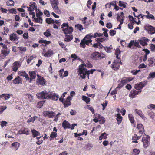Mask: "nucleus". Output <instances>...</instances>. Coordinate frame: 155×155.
<instances>
[{
	"label": "nucleus",
	"instance_id": "nucleus-35",
	"mask_svg": "<svg viewBox=\"0 0 155 155\" xmlns=\"http://www.w3.org/2000/svg\"><path fill=\"white\" fill-rule=\"evenodd\" d=\"M38 117H37L36 116H34L32 117H31V118H29L27 120V122L30 123L32 122L33 123L36 119Z\"/></svg>",
	"mask_w": 155,
	"mask_h": 155
},
{
	"label": "nucleus",
	"instance_id": "nucleus-13",
	"mask_svg": "<svg viewBox=\"0 0 155 155\" xmlns=\"http://www.w3.org/2000/svg\"><path fill=\"white\" fill-rule=\"evenodd\" d=\"M29 74L30 77V79L29 78V82H31L32 80H35L36 78V74L35 71H30L29 72Z\"/></svg>",
	"mask_w": 155,
	"mask_h": 155
},
{
	"label": "nucleus",
	"instance_id": "nucleus-49",
	"mask_svg": "<svg viewBox=\"0 0 155 155\" xmlns=\"http://www.w3.org/2000/svg\"><path fill=\"white\" fill-rule=\"evenodd\" d=\"M138 41L139 43H140V44L142 46H146L147 45V44L146 42H144L142 39L141 40H138Z\"/></svg>",
	"mask_w": 155,
	"mask_h": 155
},
{
	"label": "nucleus",
	"instance_id": "nucleus-60",
	"mask_svg": "<svg viewBox=\"0 0 155 155\" xmlns=\"http://www.w3.org/2000/svg\"><path fill=\"white\" fill-rule=\"evenodd\" d=\"M116 33V31L113 30H111L110 31V35L111 36H114Z\"/></svg>",
	"mask_w": 155,
	"mask_h": 155
},
{
	"label": "nucleus",
	"instance_id": "nucleus-42",
	"mask_svg": "<svg viewBox=\"0 0 155 155\" xmlns=\"http://www.w3.org/2000/svg\"><path fill=\"white\" fill-rule=\"evenodd\" d=\"M147 108L150 109H155V105L150 104L147 105Z\"/></svg>",
	"mask_w": 155,
	"mask_h": 155
},
{
	"label": "nucleus",
	"instance_id": "nucleus-29",
	"mask_svg": "<svg viewBox=\"0 0 155 155\" xmlns=\"http://www.w3.org/2000/svg\"><path fill=\"white\" fill-rule=\"evenodd\" d=\"M57 134L56 132H52L50 137V140H52L54 138L57 137Z\"/></svg>",
	"mask_w": 155,
	"mask_h": 155
},
{
	"label": "nucleus",
	"instance_id": "nucleus-51",
	"mask_svg": "<svg viewBox=\"0 0 155 155\" xmlns=\"http://www.w3.org/2000/svg\"><path fill=\"white\" fill-rule=\"evenodd\" d=\"M97 39L98 41L101 42H104L107 40L106 39H104V38H97Z\"/></svg>",
	"mask_w": 155,
	"mask_h": 155
},
{
	"label": "nucleus",
	"instance_id": "nucleus-43",
	"mask_svg": "<svg viewBox=\"0 0 155 155\" xmlns=\"http://www.w3.org/2000/svg\"><path fill=\"white\" fill-rule=\"evenodd\" d=\"M128 117L131 123H134V117L132 114H129Z\"/></svg>",
	"mask_w": 155,
	"mask_h": 155
},
{
	"label": "nucleus",
	"instance_id": "nucleus-55",
	"mask_svg": "<svg viewBox=\"0 0 155 155\" xmlns=\"http://www.w3.org/2000/svg\"><path fill=\"white\" fill-rule=\"evenodd\" d=\"M12 97L13 95L12 94H5L4 98L5 100H7L9 99L10 97V96Z\"/></svg>",
	"mask_w": 155,
	"mask_h": 155
},
{
	"label": "nucleus",
	"instance_id": "nucleus-44",
	"mask_svg": "<svg viewBox=\"0 0 155 155\" xmlns=\"http://www.w3.org/2000/svg\"><path fill=\"white\" fill-rule=\"evenodd\" d=\"M85 45H86V42L82 39L80 43V47L84 48L85 47Z\"/></svg>",
	"mask_w": 155,
	"mask_h": 155
},
{
	"label": "nucleus",
	"instance_id": "nucleus-41",
	"mask_svg": "<svg viewBox=\"0 0 155 155\" xmlns=\"http://www.w3.org/2000/svg\"><path fill=\"white\" fill-rule=\"evenodd\" d=\"M148 115L150 117L153 119H154L155 117V114L153 112H150L148 113Z\"/></svg>",
	"mask_w": 155,
	"mask_h": 155
},
{
	"label": "nucleus",
	"instance_id": "nucleus-31",
	"mask_svg": "<svg viewBox=\"0 0 155 155\" xmlns=\"http://www.w3.org/2000/svg\"><path fill=\"white\" fill-rule=\"evenodd\" d=\"M10 39L12 41L16 40L17 39V35L15 34H12L10 35Z\"/></svg>",
	"mask_w": 155,
	"mask_h": 155
},
{
	"label": "nucleus",
	"instance_id": "nucleus-12",
	"mask_svg": "<svg viewBox=\"0 0 155 155\" xmlns=\"http://www.w3.org/2000/svg\"><path fill=\"white\" fill-rule=\"evenodd\" d=\"M43 114L46 117L50 118H52L55 115L54 113L52 111H45Z\"/></svg>",
	"mask_w": 155,
	"mask_h": 155
},
{
	"label": "nucleus",
	"instance_id": "nucleus-48",
	"mask_svg": "<svg viewBox=\"0 0 155 155\" xmlns=\"http://www.w3.org/2000/svg\"><path fill=\"white\" fill-rule=\"evenodd\" d=\"M140 153L139 150L137 149H134L133 151V154L134 155H138Z\"/></svg>",
	"mask_w": 155,
	"mask_h": 155
},
{
	"label": "nucleus",
	"instance_id": "nucleus-5",
	"mask_svg": "<svg viewBox=\"0 0 155 155\" xmlns=\"http://www.w3.org/2000/svg\"><path fill=\"white\" fill-rule=\"evenodd\" d=\"M145 29L148 32V33L153 34L155 33V28L149 25H146L145 27Z\"/></svg>",
	"mask_w": 155,
	"mask_h": 155
},
{
	"label": "nucleus",
	"instance_id": "nucleus-59",
	"mask_svg": "<svg viewBox=\"0 0 155 155\" xmlns=\"http://www.w3.org/2000/svg\"><path fill=\"white\" fill-rule=\"evenodd\" d=\"M18 48L20 51L23 52H25L26 51V48L24 47H20Z\"/></svg>",
	"mask_w": 155,
	"mask_h": 155
},
{
	"label": "nucleus",
	"instance_id": "nucleus-56",
	"mask_svg": "<svg viewBox=\"0 0 155 155\" xmlns=\"http://www.w3.org/2000/svg\"><path fill=\"white\" fill-rule=\"evenodd\" d=\"M135 111L136 113L137 114H138V115L140 116L143 114L142 111L140 110L136 109H135Z\"/></svg>",
	"mask_w": 155,
	"mask_h": 155
},
{
	"label": "nucleus",
	"instance_id": "nucleus-62",
	"mask_svg": "<svg viewBox=\"0 0 155 155\" xmlns=\"http://www.w3.org/2000/svg\"><path fill=\"white\" fill-rule=\"evenodd\" d=\"M155 77V72L150 73L149 76L150 78H153Z\"/></svg>",
	"mask_w": 155,
	"mask_h": 155
},
{
	"label": "nucleus",
	"instance_id": "nucleus-2",
	"mask_svg": "<svg viewBox=\"0 0 155 155\" xmlns=\"http://www.w3.org/2000/svg\"><path fill=\"white\" fill-rule=\"evenodd\" d=\"M51 95V92L46 90L43 91L36 94V96L38 98L44 99H49Z\"/></svg>",
	"mask_w": 155,
	"mask_h": 155
},
{
	"label": "nucleus",
	"instance_id": "nucleus-9",
	"mask_svg": "<svg viewBox=\"0 0 155 155\" xmlns=\"http://www.w3.org/2000/svg\"><path fill=\"white\" fill-rule=\"evenodd\" d=\"M141 91H137L135 90H133L129 94V96L132 98H134L135 96L140 93Z\"/></svg>",
	"mask_w": 155,
	"mask_h": 155
},
{
	"label": "nucleus",
	"instance_id": "nucleus-6",
	"mask_svg": "<svg viewBox=\"0 0 155 155\" xmlns=\"http://www.w3.org/2000/svg\"><path fill=\"white\" fill-rule=\"evenodd\" d=\"M21 64L19 61H17L14 62L12 65V68L13 71L14 72H16L18 68H19Z\"/></svg>",
	"mask_w": 155,
	"mask_h": 155
},
{
	"label": "nucleus",
	"instance_id": "nucleus-22",
	"mask_svg": "<svg viewBox=\"0 0 155 155\" xmlns=\"http://www.w3.org/2000/svg\"><path fill=\"white\" fill-rule=\"evenodd\" d=\"M137 129L139 130V133L142 134L144 131L143 127L142 124H139L137 126Z\"/></svg>",
	"mask_w": 155,
	"mask_h": 155
},
{
	"label": "nucleus",
	"instance_id": "nucleus-32",
	"mask_svg": "<svg viewBox=\"0 0 155 155\" xmlns=\"http://www.w3.org/2000/svg\"><path fill=\"white\" fill-rule=\"evenodd\" d=\"M46 22L48 24H54L55 23L54 21L51 18H47L46 19Z\"/></svg>",
	"mask_w": 155,
	"mask_h": 155
},
{
	"label": "nucleus",
	"instance_id": "nucleus-1",
	"mask_svg": "<svg viewBox=\"0 0 155 155\" xmlns=\"http://www.w3.org/2000/svg\"><path fill=\"white\" fill-rule=\"evenodd\" d=\"M86 64H82L79 66V70L78 71L79 72L78 75L80 76L83 79H84L85 78L86 75H88V78H89V75L90 74H92L93 73L94 71H95V70L92 69L90 71H87L86 69Z\"/></svg>",
	"mask_w": 155,
	"mask_h": 155
},
{
	"label": "nucleus",
	"instance_id": "nucleus-24",
	"mask_svg": "<svg viewBox=\"0 0 155 155\" xmlns=\"http://www.w3.org/2000/svg\"><path fill=\"white\" fill-rule=\"evenodd\" d=\"M10 50L8 48L5 49H2V54H3L5 56L8 55L10 53Z\"/></svg>",
	"mask_w": 155,
	"mask_h": 155
},
{
	"label": "nucleus",
	"instance_id": "nucleus-11",
	"mask_svg": "<svg viewBox=\"0 0 155 155\" xmlns=\"http://www.w3.org/2000/svg\"><path fill=\"white\" fill-rule=\"evenodd\" d=\"M38 78L37 82L39 84L44 85L45 84V80L41 76L37 75Z\"/></svg>",
	"mask_w": 155,
	"mask_h": 155
},
{
	"label": "nucleus",
	"instance_id": "nucleus-37",
	"mask_svg": "<svg viewBox=\"0 0 155 155\" xmlns=\"http://www.w3.org/2000/svg\"><path fill=\"white\" fill-rule=\"evenodd\" d=\"M53 54V52L51 50H49L48 52L45 53L44 56L46 57H50Z\"/></svg>",
	"mask_w": 155,
	"mask_h": 155
},
{
	"label": "nucleus",
	"instance_id": "nucleus-63",
	"mask_svg": "<svg viewBox=\"0 0 155 155\" xmlns=\"http://www.w3.org/2000/svg\"><path fill=\"white\" fill-rule=\"evenodd\" d=\"M7 124V122L6 121H2L1 123V126L2 128L4 126H6Z\"/></svg>",
	"mask_w": 155,
	"mask_h": 155
},
{
	"label": "nucleus",
	"instance_id": "nucleus-28",
	"mask_svg": "<svg viewBox=\"0 0 155 155\" xmlns=\"http://www.w3.org/2000/svg\"><path fill=\"white\" fill-rule=\"evenodd\" d=\"M31 132L32 133L33 137H34L40 135V133L35 129L32 130Z\"/></svg>",
	"mask_w": 155,
	"mask_h": 155
},
{
	"label": "nucleus",
	"instance_id": "nucleus-18",
	"mask_svg": "<svg viewBox=\"0 0 155 155\" xmlns=\"http://www.w3.org/2000/svg\"><path fill=\"white\" fill-rule=\"evenodd\" d=\"M59 98V95L55 93L51 92V95L50 96L49 99H51L54 101L57 100Z\"/></svg>",
	"mask_w": 155,
	"mask_h": 155
},
{
	"label": "nucleus",
	"instance_id": "nucleus-21",
	"mask_svg": "<svg viewBox=\"0 0 155 155\" xmlns=\"http://www.w3.org/2000/svg\"><path fill=\"white\" fill-rule=\"evenodd\" d=\"M13 83L15 84H22V81L21 78L19 76H17L13 81Z\"/></svg>",
	"mask_w": 155,
	"mask_h": 155
},
{
	"label": "nucleus",
	"instance_id": "nucleus-64",
	"mask_svg": "<svg viewBox=\"0 0 155 155\" xmlns=\"http://www.w3.org/2000/svg\"><path fill=\"white\" fill-rule=\"evenodd\" d=\"M134 45V40H131L130 41V42L128 44V47L131 48V47L133 45Z\"/></svg>",
	"mask_w": 155,
	"mask_h": 155
},
{
	"label": "nucleus",
	"instance_id": "nucleus-15",
	"mask_svg": "<svg viewBox=\"0 0 155 155\" xmlns=\"http://www.w3.org/2000/svg\"><path fill=\"white\" fill-rule=\"evenodd\" d=\"M142 82H140L139 84H135L134 88L138 91L141 90V89L145 86L144 84Z\"/></svg>",
	"mask_w": 155,
	"mask_h": 155
},
{
	"label": "nucleus",
	"instance_id": "nucleus-23",
	"mask_svg": "<svg viewBox=\"0 0 155 155\" xmlns=\"http://www.w3.org/2000/svg\"><path fill=\"white\" fill-rule=\"evenodd\" d=\"M50 1L52 8H54L56 7L57 8L56 6L58 4V0H50Z\"/></svg>",
	"mask_w": 155,
	"mask_h": 155
},
{
	"label": "nucleus",
	"instance_id": "nucleus-4",
	"mask_svg": "<svg viewBox=\"0 0 155 155\" xmlns=\"http://www.w3.org/2000/svg\"><path fill=\"white\" fill-rule=\"evenodd\" d=\"M150 137L148 135L144 134L142 139L144 147L147 148L150 145Z\"/></svg>",
	"mask_w": 155,
	"mask_h": 155
},
{
	"label": "nucleus",
	"instance_id": "nucleus-3",
	"mask_svg": "<svg viewBox=\"0 0 155 155\" xmlns=\"http://www.w3.org/2000/svg\"><path fill=\"white\" fill-rule=\"evenodd\" d=\"M61 28H63V31L66 34H70L73 31L72 27H69L68 24L63 23L61 26Z\"/></svg>",
	"mask_w": 155,
	"mask_h": 155
},
{
	"label": "nucleus",
	"instance_id": "nucleus-54",
	"mask_svg": "<svg viewBox=\"0 0 155 155\" xmlns=\"http://www.w3.org/2000/svg\"><path fill=\"white\" fill-rule=\"evenodd\" d=\"M56 7H56L55 8H53L55 11L56 13L59 14H61V11L58 8V5L56 6Z\"/></svg>",
	"mask_w": 155,
	"mask_h": 155
},
{
	"label": "nucleus",
	"instance_id": "nucleus-58",
	"mask_svg": "<svg viewBox=\"0 0 155 155\" xmlns=\"http://www.w3.org/2000/svg\"><path fill=\"white\" fill-rule=\"evenodd\" d=\"M87 108L90 110L93 114L94 113V109L90 105H88L87 107Z\"/></svg>",
	"mask_w": 155,
	"mask_h": 155
},
{
	"label": "nucleus",
	"instance_id": "nucleus-20",
	"mask_svg": "<svg viewBox=\"0 0 155 155\" xmlns=\"http://www.w3.org/2000/svg\"><path fill=\"white\" fill-rule=\"evenodd\" d=\"M62 127L64 129L71 128V126L68 121L66 120L64 121L62 124Z\"/></svg>",
	"mask_w": 155,
	"mask_h": 155
},
{
	"label": "nucleus",
	"instance_id": "nucleus-46",
	"mask_svg": "<svg viewBox=\"0 0 155 155\" xmlns=\"http://www.w3.org/2000/svg\"><path fill=\"white\" fill-rule=\"evenodd\" d=\"M44 35L47 37H48L51 35V34L50 31L48 30L44 32Z\"/></svg>",
	"mask_w": 155,
	"mask_h": 155
},
{
	"label": "nucleus",
	"instance_id": "nucleus-33",
	"mask_svg": "<svg viewBox=\"0 0 155 155\" xmlns=\"http://www.w3.org/2000/svg\"><path fill=\"white\" fill-rule=\"evenodd\" d=\"M59 101L62 102L63 103H64V104L65 106H66V107H68V106L70 105V103H68L67 104L66 103H65V101L63 99V97H62V96H61V97L59 98Z\"/></svg>",
	"mask_w": 155,
	"mask_h": 155
},
{
	"label": "nucleus",
	"instance_id": "nucleus-14",
	"mask_svg": "<svg viewBox=\"0 0 155 155\" xmlns=\"http://www.w3.org/2000/svg\"><path fill=\"white\" fill-rule=\"evenodd\" d=\"M18 74L21 76L25 77L27 80H29L28 75L24 71H21L18 72Z\"/></svg>",
	"mask_w": 155,
	"mask_h": 155
},
{
	"label": "nucleus",
	"instance_id": "nucleus-40",
	"mask_svg": "<svg viewBox=\"0 0 155 155\" xmlns=\"http://www.w3.org/2000/svg\"><path fill=\"white\" fill-rule=\"evenodd\" d=\"M120 52L119 48H117L115 52V54L116 55L117 58L118 59H119L120 58V57H119V54H120Z\"/></svg>",
	"mask_w": 155,
	"mask_h": 155
},
{
	"label": "nucleus",
	"instance_id": "nucleus-52",
	"mask_svg": "<svg viewBox=\"0 0 155 155\" xmlns=\"http://www.w3.org/2000/svg\"><path fill=\"white\" fill-rule=\"evenodd\" d=\"M112 49V48L111 46L107 47H104V49L106 52H111V49Z\"/></svg>",
	"mask_w": 155,
	"mask_h": 155
},
{
	"label": "nucleus",
	"instance_id": "nucleus-10",
	"mask_svg": "<svg viewBox=\"0 0 155 155\" xmlns=\"http://www.w3.org/2000/svg\"><path fill=\"white\" fill-rule=\"evenodd\" d=\"M123 12L120 13V14H117V20L120 21V25H122L123 23L124 16Z\"/></svg>",
	"mask_w": 155,
	"mask_h": 155
},
{
	"label": "nucleus",
	"instance_id": "nucleus-19",
	"mask_svg": "<svg viewBox=\"0 0 155 155\" xmlns=\"http://www.w3.org/2000/svg\"><path fill=\"white\" fill-rule=\"evenodd\" d=\"M20 134H25L28 135L29 134V130L28 128H23L19 131Z\"/></svg>",
	"mask_w": 155,
	"mask_h": 155
},
{
	"label": "nucleus",
	"instance_id": "nucleus-25",
	"mask_svg": "<svg viewBox=\"0 0 155 155\" xmlns=\"http://www.w3.org/2000/svg\"><path fill=\"white\" fill-rule=\"evenodd\" d=\"M73 37L71 35H68L66 34L65 35L64 38V41L67 42H69L72 39Z\"/></svg>",
	"mask_w": 155,
	"mask_h": 155
},
{
	"label": "nucleus",
	"instance_id": "nucleus-36",
	"mask_svg": "<svg viewBox=\"0 0 155 155\" xmlns=\"http://www.w3.org/2000/svg\"><path fill=\"white\" fill-rule=\"evenodd\" d=\"M7 5L8 6H13L14 2L12 0H8L7 2Z\"/></svg>",
	"mask_w": 155,
	"mask_h": 155
},
{
	"label": "nucleus",
	"instance_id": "nucleus-61",
	"mask_svg": "<svg viewBox=\"0 0 155 155\" xmlns=\"http://www.w3.org/2000/svg\"><path fill=\"white\" fill-rule=\"evenodd\" d=\"M42 12L39 11L38 12H36V15L37 17H41V16L42 15Z\"/></svg>",
	"mask_w": 155,
	"mask_h": 155
},
{
	"label": "nucleus",
	"instance_id": "nucleus-38",
	"mask_svg": "<svg viewBox=\"0 0 155 155\" xmlns=\"http://www.w3.org/2000/svg\"><path fill=\"white\" fill-rule=\"evenodd\" d=\"M106 135L107 134L105 133L102 134L99 137V139L100 140H101L103 138L106 139L107 138Z\"/></svg>",
	"mask_w": 155,
	"mask_h": 155
},
{
	"label": "nucleus",
	"instance_id": "nucleus-39",
	"mask_svg": "<svg viewBox=\"0 0 155 155\" xmlns=\"http://www.w3.org/2000/svg\"><path fill=\"white\" fill-rule=\"evenodd\" d=\"M82 99L87 103L89 102L90 101V98L86 96H83L82 97Z\"/></svg>",
	"mask_w": 155,
	"mask_h": 155
},
{
	"label": "nucleus",
	"instance_id": "nucleus-27",
	"mask_svg": "<svg viewBox=\"0 0 155 155\" xmlns=\"http://www.w3.org/2000/svg\"><path fill=\"white\" fill-rule=\"evenodd\" d=\"M132 79H130L129 78H124L122 79L121 81L124 84L128 82L131 81Z\"/></svg>",
	"mask_w": 155,
	"mask_h": 155
},
{
	"label": "nucleus",
	"instance_id": "nucleus-30",
	"mask_svg": "<svg viewBox=\"0 0 155 155\" xmlns=\"http://www.w3.org/2000/svg\"><path fill=\"white\" fill-rule=\"evenodd\" d=\"M35 4V3H34L33 4L29 5V7H27V8H28V10L31 11H33L35 8H36Z\"/></svg>",
	"mask_w": 155,
	"mask_h": 155
},
{
	"label": "nucleus",
	"instance_id": "nucleus-26",
	"mask_svg": "<svg viewBox=\"0 0 155 155\" xmlns=\"http://www.w3.org/2000/svg\"><path fill=\"white\" fill-rule=\"evenodd\" d=\"M116 117L117 124H119L122 120V117L121 116L120 114V113L117 114Z\"/></svg>",
	"mask_w": 155,
	"mask_h": 155
},
{
	"label": "nucleus",
	"instance_id": "nucleus-57",
	"mask_svg": "<svg viewBox=\"0 0 155 155\" xmlns=\"http://www.w3.org/2000/svg\"><path fill=\"white\" fill-rule=\"evenodd\" d=\"M39 43H44L46 44H48L50 42L45 40H39Z\"/></svg>",
	"mask_w": 155,
	"mask_h": 155
},
{
	"label": "nucleus",
	"instance_id": "nucleus-45",
	"mask_svg": "<svg viewBox=\"0 0 155 155\" xmlns=\"http://www.w3.org/2000/svg\"><path fill=\"white\" fill-rule=\"evenodd\" d=\"M145 16L147 18H148V19L151 18L152 19L155 20V18H154V17L153 16V15L151 14H148V15H146Z\"/></svg>",
	"mask_w": 155,
	"mask_h": 155
},
{
	"label": "nucleus",
	"instance_id": "nucleus-16",
	"mask_svg": "<svg viewBox=\"0 0 155 155\" xmlns=\"http://www.w3.org/2000/svg\"><path fill=\"white\" fill-rule=\"evenodd\" d=\"M100 57V55L99 53L96 52L93 53L91 55V58L94 60H97Z\"/></svg>",
	"mask_w": 155,
	"mask_h": 155
},
{
	"label": "nucleus",
	"instance_id": "nucleus-17",
	"mask_svg": "<svg viewBox=\"0 0 155 155\" xmlns=\"http://www.w3.org/2000/svg\"><path fill=\"white\" fill-rule=\"evenodd\" d=\"M11 146L12 149L15 150V151H16L19 147L20 144L18 142H15L12 144Z\"/></svg>",
	"mask_w": 155,
	"mask_h": 155
},
{
	"label": "nucleus",
	"instance_id": "nucleus-7",
	"mask_svg": "<svg viewBox=\"0 0 155 155\" xmlns=\"http://www.w3.org/2000/svg\"><path fill=\"white\" fill-rule=\"evenodd\" d=\"M121 64V62H119V61L115 60L113 62V64L111 65V68L113 70H116L119 68Z\"/></svg>",
	"mask_w": 155,
	"mask_h": 155
},
{
	"label": "nucleus",
	"instance_id": "nucleus-53",
	"mask_svg": "<svg viewBox=\"0 0 155 155\" xmlns=\"http://www.w3.org/2000/svg\"><path fill=\"white\" fill-rule=\"evenodd\" d=\"M124 2H122L120 1L119 2V5L120 7H123L124 8H125L126 7V5L124 4Z\"/></svg>",
	"mask_w": 155,
	"mask_h": 155
},
{
	"label": "nucleus",
	"instance_id": "nucleus-50",
	"mask_svg": "<svg viewBox=\"0 0 155 155\" xmlns=\"http://www.w3.org/2000/svg\"><path fill=\"white\" fill-rule=\"evenodd\" d=\"M108 102L107 101H105L104 102L101 104L103 107V110H104L105 108V107L107 105Z\"/></svg>",
	"mask_w": 155,
	"mask_h": 155
},
{
	"label": "nucleus",
	"instance_id": "nucleus-8",
	"mask_svg": "<svg viewBox=\"0 0 155 155\" xmlns=\"http://www.w3.org/2000/svg\"><path fill=\"white\" fill-rule=\"evenodd\" d=\"M93 36L91 35V34L87 35L83 39V41H85L86 45H89V44H92V40L91 39Z\"/></svg>",
	"mask_w": 155,
	"mask_h": 155
},
{
	"label": "nucleus",
	"instance_id": "nucleus-47",
	"mask_svg": "<svg viewBox=\"0 0 155 155\" xmlns=\"http://www.w3.org/2000/svg\"><path fill=\"white\" fill-rule=\"evenodd\" d=\"M44 102L45 101H41L38 103L37 105V107L39 108H41L43 106V104L44 103Z\"/></svg>",
	"mask_w": 155,
	"mask_h": 155
},
{
	"label": "nucleus",
	"instance_id": "nucleus-34",
	"mask_svg": "<svg viewBox=\"0 0 155 155\" xmlns=\"http://www.w3.org/2000/svg\"><path fill=\"white\" fill-rule=\"evenodd\" d=\"M34 19L35 21L36 22L41 23L42 22V17H37V18L35 17Z\"/></svg>",
	"mask_w": 155,
	"mask_h": 155
}]
</instances>
